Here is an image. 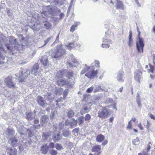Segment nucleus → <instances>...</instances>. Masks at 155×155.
<instances>
[{
	"label": "nucleus",
	"instance_id": "72a5a7b5",
	"mask_svg": "<svg viewBox=\"0 0 155 155\" xmlns=\"http://www.w3.org/2000/svg\"><path fill=\"white\" fill-rule=\"evenodd\" d=\"M93 88L94 87L92 86L88 88L86 91V92L87 93H91L92 92L93 90Z\"/></svg>",
	"mask_w": 155,
	"mask_h": 155
},
{
	"label": "nucleus",
	"instance_id": "f03ea898",
	"mask_svg": "<svg viewBox=\"0 0 155 155\" xmlns=\"http://www.w3.org/2000/svg\"><path fill=\"white\" fill-rule=\"evenodd\" d=\"M16 39H15L14 40V42H15V44H7L5 45L7 49L10 52H12V51L14 50V49H16L18 50H20L23 48V45L18 44H16Z\"/></svg>",
	"mask_w": 155,
	"mask_h": 155
},
{
	"label": "nucleus",
	"instance_id": "7c9ffc66",
	"mask_svg": "<svg viewBox=\"0 0 155 155\" xmlns=\"http://www.w3.org/2000/svg\"><path fill=\"white\" fill-rule=\"evenodd\" d=\"M50 153L51 155H57L58 152L56 150L52 149L50 150Z\"/></svg>",
	"mask_w": 155,
	"mask_h": 155
},
{
	"label": "nucleus",
	"instance_id": "a18cd8bd",
	"mask_svg": "<svg viewBox=\"0 0 155 155\" xmlns=\"http://www.w3.org/2000/svg\"><path fill=\"white\" fill-rule=\"evenodd\" d=\"M47 119V117L45 115H43L41 117V121L43 122L46 120Z\"/></svg>",
	"mask_w": 155,
	"mask_h": 155
},
{
	"label": "nucleus",
	"instance_id": "473e14b6",
	"mask_svg": "<svg viewBox=\"0 0 155 155\" xmlns=\"http://www.w3.org/2000/svg\"><path fill=\"white\" fill-rule=\"evenodd\" d=\"M39 65L38 64H35L33 67V70L37 71L39 69Z\"/></svg>",
	"mask_w": 155,
	"mask_h": 155
},
{
	"label": "nucleus",
	"instance_id": "338daca9",
	"mask_svg": "<svg viewBox=\"0 0 155 155\" xmlns=\"http://www.w3.org/2000/svg\"><path fill=\"white\" fill-rule=\"evenodd\" d=\"M150 77L152 79H153L155 78V76L154 75H153L151 74H150Z\"/></svg>",
	"mask_w": 155,
	"mask_h": 155
},
{
	"label": "nucleus",
	"instance_id": "49530a36",
	"mask_svg": "<svg viewBox=\"0 0 155 155\" xmlns=\"http://www.w3.org/2000/svg\"><path fill=\"white\" fill-rule=\"evenodd\" d=\"M79 131V129L78 128H75L72 130V132L74 133H77Z\"/></svg>",
	"mask_w": 155,
	"mask_h": 155
},
{
	"label": "nucleus",
	"instance_id": "c85d7f7f",
	"mask_svg": "<svg viewBox=\"0 0 155 155\" xmlns=\"http://www.w3.org/2000/svg\"><path fill=\"white\" fill-rule=\"evenodd\" d=\"M68 116L69 117H72L74 115V113L73 110H70L68 113Z\"/></svg>",
	"mask_w": 155,
	"mask_h": 155
},
{
	"label": "nucleus",
	"instance_id": "680f3d73",
	"mask_svg": "<svg viewBox=\"0 0 155 155\" xmlns=\"http://www.w3.org/2000/svg\"><path fill=\"white\" fill-rule=\"evenodd\" d=\"M64 16V14L63 13H61L60 15H59V16H60V19H61Z\"/></svg>",
	"mask_w": 155,
	"mask_h": 155
},
{
	"label": "nucleus",
	"instance_id": "39448f33",
	"mask_svg": "<svg viewBox=\"0 0 155 155\" xmlns=\"http://www.w3.org/2000/svg\"><path fill=\"white\" fill-rule=\"evenodd\" d=\"M13 77L9 76L5 79L4 82L6 86L9 88H15V84L13 82Z\"/></svg>",
	"mask_w": 155,
	"mask_h": 155
},
{
	"label": "nucleus",
	"instance_id": "ddd939ff",
	"mask_svg": "<svg viewBox=\"0 0 155 155\" xmlns=\"http://www.w3.org/2000/svg\"><path fill=\"white\" fill-rule=\"evenodd\" d=\"M40 61L44 66H46L48 63V57L45 55L42 56L40 59Z\"/></svg>",
	"mask_w": 155,
	"mask_h": 155
},
{
	"label": "nucleus",
	"instance_id": "4468645a",
	"mask_svg": "<svg viewBox=\"0 0 155 155\" xmlns=\"http://www.w3.org/2000/svg\"><path fill=\"white\" fill-rule=\"evenodd\" d=\"M67 121L68 120H67L65 122V125H66L69 124L72 128L74 126H76L77 124V121L74 118L71 119V121H72V122H68Z\"/></svg>",
	"mask_w": 155,
	"mask_h": 155
},
{
	"label": "nucleus",
	"instance_id": "5fc2aeb1",
	"mask_svg": "<svg viewBox=\"0 0 155 155\" xmlns=\"http://www.w3.org/2000/svg\"><path fill=\"white\" fill-rule=\"evenodd\" d=\"M149 116L150 117L151 119L155 120V117L152 114H150L149 115Z\"/></svg>",
	"mask_w": 155,
	"mask_h": 155
},
{
	"label": "nucleus",
	"instance_id": "2eb2a0df",
	"mask_svg": "<svg viewBox=\"0 0 155 155\" xmlns=\"http://www.w3.org/2000/svg\"><path fill=\"white\" fill-rule=\"evenodd\" d=\"M116 7L117 9H121L124 10V5L122 2L120 0H116Z\"/></svg>",
	"mask_w": 155,
	"mask_h": 155
},
{
	"label": "nucleus",
	"instance_id": "0e129e2a",
	"mask_svg": "<svg viewBox=\"0 0 155 155\" xmlns=\"http://www.w3.org/2000/svg\"><path fill=\"white\" fill-rule=\"evenodd\" d=\"M87 97V94H85L83 95V97H84V99H86V98Z\"/></svg>",
	"mask_w": 155,
	"mask_h": 155
},
{
	"label": "nucleus",
	"instance_id": "13d9d810",
	"mask_svg": "<svg viewBox=\"0 0 155 155\" xmlns=\"http://www.w3.org/2000/svg\"><path fill=\"white\" fill-rule=\"evenodd\" d=\"M137 104H138V107H140L141 105V103H140V101L139 100H138L137 101Z\"/></svg>",
	"mask_w": 155,
	"mask_h": 155
},
{
	"label": "nucleus",
	"instance_id": "a878e982",
	"mask_svg": "<svg viewBox=\"0 0 155 155\" xmlns=\"http://www.w3.org/2000/svg\"><path fill=\"white\" fill-rule=\"evenodd\" d=\"M55 148L57 150H60L63 148V147L61 144L56 143L55 144Z\"/></svg>",
	"mask_w": 155,
	"mask_h": 155
},
{
	"label": "nucleus",
	"instance_id": "de8ad7c7",
	"mask_svg": "<svg viewBox=\"0 0 155 155\" xmlns=\"http://www.w3.org/2000/svg\"><path fill=\"white\" fill-rule=\"evenodd\" d=\"M102 47L103 48H108L109 47V45L108 44H102Z\"/></svg>",
	"mask_w": 155,
	"mask_h": 155
},
{
	"label": "nucleus",
	"instance_id": "0eeeda50",
	"mask_svg": "<svg viewBox=\"0 0 155 155\" xmlns=\"http://www.w3.org/2000/svg\"><path fill=\"white\" fill-rule=\"evenodd\" d=\"M37 102L38 104L43 108L45 107L47 105L43 98L41 96L37 97Z\"/></svg>",
	"mask_w": 155,
	"mask_h": 155
},
{
	"label": "nucleus",
	"instance_id": "1a4fd4ad",
	"mask_svg": "<svg viewBox=\"0 0 155 155\" xmlns=\"http://www.w3.org/2000/svg\"><path fill=\"white\" fill-rule=\"evenodd\" d=\"M8 142L12 146L15 147L17 146L18 143V140L16 137H14L9 139Z\"/></svg>",
	"mask_w": 155,
	"mask_h": 155
},
{
	"label": "nucleus",
	"instance_id": "052dcab7",
	"mask_svg": "<svg viewBox=\"0 0 155 155\" xmlns=\"http://www.w3.org/2000/svg\"><path fill=\"white\" fill-rule=\"evenodd\" d=\"M50 136L49 134L48 135L46 134H43V136L44 137H46Z\"/></svg>",
	"mask_w": 155,
	"mask_h": 155
},
{
	"label": "nucleus",
	"instance_id": "f257e3e1",
	"mask_svg": "<svg viewBox=\"0 0 155 155\" xmlns=\"http://www.w3.org/2000/svg\"><path fill=\"white\" fill-rule=\"evenodd\" d=\"M66 54L65 49H63L61 46H58L56 50L54 51L51 55L52 58H59Z\"/></svg>",
	"mask_w": 155,
	"mask_h": 155
},
{
	"label": "nucleus",
	"instance_id": "7ed1b4c3",
	"mask_svg": "<svg viewBox=\"0 0 155 155\" xmlns=\"http://www.w3.org/2000/svg\"><path fill=\"white\" fill-rule=\"evenodd\" d=\"M94 66H93L90 67H87V70H89L91 68L92 69L91 71H88L85 74V76L89 78H93L97 76L98 73V71L96 70L95 71L94 70Z\"/></svg>",
	"mask_w": 155,
	"mask_h": 155
},
{
	"label": "nucleus",
	"instance_id": "ea45409f",
	"mask_svg": "<svg viewBox=\"0 0 155 155\" xmlns=\"http://www.w3.org/2000/svg\"><path fill=\"white\" fill-rule=\"evenodd\" d=\"M25 78H22L21 77H19V82H23L25 81Z\"/></svg>",
	"mask_w": 155,
	"mask_h": 155
},
{
	"label": "nucleus",
	"instance_id": "f3484780",
	"mask_svg": "<svg viewBox=\"0 0 155 155\" xmlns=\"http://www.w3.org/2000/svg\"><path fill=\"white\" fill-rule=\"evenodd\" d=\"M48 147L47 144L43 145L41 147V150L42 153L46 154L48 150Z\"/></svg>",
	"mask_w": 155,
	"mask_h": 155
},
{
	"label": "nucleus",
	"instance_id": "58836bf2",
	"mask_svg": "<svg viewBox=\"0 0 155 155\" xmlns=\"http://www.w3.org/2000/svg\"><path fill=\"white\" fill-rule=\"evenodd\" d=\"M67 75L69 78H70L71 77H72L73 76V72L72 71H68L67 73Z\"/></svg>",
	"mask_w": 155,
	"mask_h": 155
},
{
	"label": "nucleus",
	"instance_id": "5701e85b",
	"mask_svg": "<svg viewBox=\"0 0 155 155\" xmlns=\"http://www.w3.org/2000/svg\"><path fill=\"white\" fill-rule=\"evenodd\" d=\"M78 124L80 125L82 124L84 122V117L83 116H81L78 118Z\"/></svg>",
	"mask_w": 155,
	"mask_h": 155
},
{
	"label": "nucleus",
	"instance_id": "9d476101",
	"mask_svg": "<svg viewBox=\"0 0 155 155\" xmlns=\"http://www.w3.org/2000/svg\"><path fill=\"white\" fill-rule=\"evenodd\" d=\"M6 150L9 155H16L17 154V150L15 148L8 147L6 148Z\"/></svg>",
	"mask_w": 155,
	"mask_h": 155
},
{
	"label": "nucleus",
	"instance_id": "e433bc0d",
	"mask_svg": "<svg viewBox=\"0 0 155 155\" xmlns=\"http://www.w3.org/2000/svg\"><path fill=\"white\" fill-rule=\"evenodd\" d=\"M68 92V89H65L63 92V97L64 98L66 97Z\"/></svg>",
	"mask_w": 155,
	"mask_h": 155
},
{
	"label": "nucleus",
	"instance_id": "37998d69",
	"mask_svg": "<svg viewBox=\"0 0 155 155\" xmlns=\"http://www.w3.org/2000/svg\"><path fill=\"white\" fill-rule=\"evenodd\" d=\"M132 32L131 31H130L129 32V35L128 37V40H133V39H132Z\"/></svg>",
	"mask_w": 155,
	"mask_h": 155
},
{
	"label": "nucleus",
	"instance_id": "bb28decb",
	"mask_svg": "<svg viewBox=\"0 0 155 155\" xmlns=\"http://www.w3.org/2000/svg\"><path fill=\"white\" fill-rule=\"evenodd\" d=\"M91 118V117L90 115L88 114H87L85 115L84 118L85 121H87L88 122H89V121Z\"/></svg>",
	"mask_w": 155,
	"mask_h": 155
},
{
	"label": "nucleus",
	"instance_id": "9b49d317",
	"mask_svg": "<svg viewBox=\"0 0 155 155\" xmlns=\"http://www.w3.org/2000/svg\"><path fill=\"white\" fill-rule=\"evenodd\" d=\"M101 146L100 145H95L91 149V151L97 153V155L100 154L101 153Z\"/></svg>",
	"mask_w": 155,
	"mask_h": 155
},
{
	"label": "nucleus",
	"instance_id": "774afa93",
	"mask_svg": "<svg viewBox=\"0 0 155 155\" xmlns=\"http://www.w3.org/2000/svg\"><path fill=\"white\" fill-rule=\"evenodd\" d=\"M153 31L155 33V25L153 27Z\"/></svg>",
	"mask_w": 155,
	"mask_h": 155
},
{
	"label": "nucleus",
	"instance_id": "4be33fe9",
	"mask_svg": "<svg viewBox=\"0 0 155 155\" xmlns=\"http://www.w3.org/2000/svg\"><path fill=\"white\" fill-rule=\"evenodd\" d=\"M78 24V23L77 22L74 23V24L71 27L70 31L71 32H73L75 30L76 28L77 27Z\"/></svg>",
	"mask_w": 155,
	"mask_h": 155
},
{
	"label": "nucleus",
	"instance_id": "a19ab883",
	"mask_svg": "<svg viewBox=\"0 0 155 155\" xmlns=\"http://www.w3.org/2000/svg\"><path fill=\"white\" fill-rule=\"evenodd\" d=\"M54 143H53V142L50 143L49 144V147L50 148H51V149L54 148Z\"/></svg>",
	"mask_w": 155,
	"mask_h": 155
},
{
	"label": "nucleus",
	"instance_id": "603ef678",
	"mask_svg": "<svg viewBox=\"0 0 155 155\" xmlns=\"http://www.w3.org/2000/svg\"><path fill=\"white\" fill-rule=\"evenodd\" d=\"M95 66L98 67V68L99 67H100V66H99L100 63H99V62L98 61H95Z\"/></svg>",
	"mask_w": 155,
	"mask_h": 155
},
{
	"label": "nucleus",
	"instance_id": "6ab92c4d",
	"mask_svg": "<svg viewBox=\"0 0 155 155\" xmlns=\"http://www.w3.org/2000/svg\"><path fill=\"white\" fill-rule=\"evenodd\" d=\"M104 136L101 134H99L96 137V141L98 142H102L104 139Z\"/></svg>",
	"mask_w": 155,
	"mask_h": 155
},
{
	"label": "nucleus",
	"instance_id": "79ce46f5",
	"mask_svg": "<svg viewBox=\"0 0 155 155\" xmlns=\"http://www.w3.org/2000/svg\"><path fill=\"white\" fill-rule=\"evenodd\" d=\"M69 134V132L68 131H65L63 133V135L65 137L68 136Z\"/></svg>",
	"mask_w": 155,
	"mask_h": 155
},
{
	"label": "nucleus",
	"instance_id": "4c0bfd02",
	"mask_svg": "<svg viewBox=\"0 0 155 155\" xmlns=\"http://www.w3.org/2000/svg\"><path fill=\"white\" fill-rule=\"evenodd\" d=\"M128 45L129 47H131L133 45V40H128Z\"/></svg>",
	"mask_w": 155,
	"mask_h": 155
},
{
	"label": "nucleus",
	"instance_id": "2f4dec72",
	"mask_svg": "<svg viewBox=\"0 0 155 155\" xmlns=\"http://www.w3.org/2000/svg\"><path fill=\"white\" fill-rule=\"evenodd\" d=\"M102 89L101 88V87L100 86H98L97 87H96L94 90V93H96L98 91H100Z\"/></svg>",
	"mask_w": 155,
	"mask_h": 155
},
{
	"label": "nucleus",
	"instance_id": "a211bd4d",
	"mask_svg": "<svg viewBox=\"0 0 155 155\" xmlns=\"http://www.w3.org/2000/svg\"><path fill=\"white\" fill-rule=\"evenodd\" d=\"M57 83L58 85L61 86H63L67 84V81L63 79L58 80Z\"/></svg>",
	"mask_w": 155,
	"mask_h": 155
},
{
	"label": "nucleus",
	"instance_id": "4d7b16f0",
	"mask_svg": "<svg viewBox=\"0 0 155 155\" xmlns=\"http://www.w3.org/2000/svg\"><path fill=\"white\" fill-rule=\"evenodd\" d=\"M39 122V120L38 119H35L34 121V123L35 124H37Z\"/></svg>",
	"mask_w": 155,
	"mask_h": 155
},
{
	"label": "nucleus",
	"instance_id": "aec40b11",
	"mask_svg": "<svg viewBox=\"0 0 155 155\" xmlns=\"http://www.w3.org/2000/svg\"><path fill=\"white\" fill-rule=\"evenodd\" d=\"M124 73V71H122L121 73H119L117 75V78L119 81L123 82L124 81V80L122 78L123 74Z\"/></svg>",
	"mask_w": 155,
	"mask_h": 155
},
{
	"label": "nucleus",
	"instance_id": "6e6d98bb",
	"mask_svg": "<svg viewBox=\"0 0 155 155\" xmlns=\"http://www.w3.org/2000/svg\"><path fill=\"white\" fill-rule=\"evenodd\" d=\"M107 140H105L102 143V145L103 146L105 145L107 143Z\"/></svg>",
	"mask_w": 155,
	"mask_h": 155
},
{
	"label": "nucleus",
	"instance_id": "6e6552de",
	"mask_svg": "<svg viewBox=\"0 0 155 155\" xmlns=\"http://www.w3.org/2000/svg\"><path fill=\"white\" fill-rule=\"evenodd\" d=\"M153 63L154 65H153L149 63V64L150 67L149 69L147 70L148 73H153L155 71V54H153Z\"/></svg>",
	"mask_w": 155,
	"mask_h": 155
},
{
	"label": "nucleus",
	"instance_id": "cd10ccee",
	"mask_svg": "<svg viewBox=\"0 0 155 155\" xmlns=\"http://www.w3.org/2000/svg\"><path fill=\"white\" fill-rule=\"evenodd\" d=\"M53 139L54 142L59 140L60 139V134H58L54 136Z\"/></svg>",
	"mask_w": 155,
	"mask_h": 155
},
{
	"label": "nucleus",
	"instance_id": "c9c22d12",
	"mask_svg": "<svg viewBox=\"0 0 155 155\" xmlns=\"http://www.w3.org/2000/svg\"><path fill=\"white\" fill-rule=\"evenodd\" d=\"M132 123L131 121H129L128 124L126 127L127 129H130L132 128Z\"/></svg>",
	"mask_w": 155,
	"mask_h": 155
},
{
	"label": "nucleus",
	"instance_id": "8fccbe9b",
	"mask_svg": "<svg viewBox=\"0 0 155 155\" xmlns=\"http://www.w3.org/2000/svg\"><path fill=\"white\" fill-rule=\"evenodd\" d=\"M19 37L21 38V41H23L25 39V37L23 36L22 35H20L19 36Z\"/></svg>",
	"mask_w": 155,
	"mask_h": 155
},
{
	"label": "nucleus",
	"instance_id": "3c124183",
	"mask_svg": "<svg viewBox=\"0 0 155 155\" xmlns=\"http://www.w3.org/2000/svg\"><path fill=\"white\" fill-rule=\"evenodd\" d=\"M50 39H51V38H48L46 39V40L45 41V44L43 46L47 44V43L49 41Z\"/></svg>",
	"mask_w": 155,
	"mask_h": 155
},
{
	"label": "nucleus",
	"instance_id": "412c9836",
	"mask_svg": "<svg viewBox=\"0 0 155 155\" xmlns=\"http://www.w3.org/2000/svg\"><path fill=\"white\" fill-rule=\"evenodd\" d=\"M44 23V26L47 29H49L52 27V25L48 21H45Z\"/></svg>",
	"mask_w": 155,
	"mask_h": 155
},
{
	"label": "nucleus",
	"instance_id": "c03bdc74",
	"mask_svg": "<svg viewBox=\"0 0 155 155\" xmlns=\"http://www.w3.org/2000/svg\"><path fill=\"white\" fill-rule=\"evenodd\" d=\"M151 144V143L150 142L149 143V144L147 145V152H148L150 151V149L151 147L150 145H149V144Z\"/></svg>",
	"mask_w": 155,
	"mask_h": 155
},
{
	"label": "nucleus",
	"instance_id": "864d4df0",
	"mask_svg": "<svg viewBox=\"0 0 155 155\" xmlns=\"http://www.w3.org/2000/svg\"><path fill=\"white\" fill-rule=\"evenodd\" d=\"M138 127L141 130H143V127L141 125V123H140L138 125Z\"/></svg>",
	"mask_w": 155,
	"mask_h": 155
},
{
	"label": "nucleus",
	"instance_id": "b1692460",
	"mask_svg": "<svg viewBox=\"0 0 155 155\" xmlns=\"http://www.w3.org/2000/svg\"><path fill=\"white\" fill-rule=\"evenodd\" d=\"M74 42L70 43L67 45L66 47L69 50H71L74 47Z\"/></svg>",
	"mask_w": 155,
	"mask_h": 155
},
{
	"label": "nucleus",
	"instance_id": "e2e57ef3",
	"mask_svg": "<svg viewBox=\"0 0 155 155\" xmlns=\"http://www.w3.org/2000/svg\"><path fill=\"white\" fill-rule=\"evenodd\" d=\"M136 118L135 117H133L131 119V120L130 121H131V122L133 121L134 122L136 121Z\"/></svg>",
	"mask_w": 155,
	"mask_h": 155
},
{
	"label": "nucleus",
	"instance_id": "69168bd1",
	"mask_svg": "<svg viewBox=\"0 0 155 155\" xmlns=\"http://www.w3.org/2000/svg\"><path fill=\"white\" fill-rule=\"evenodd\" d=\"M123 87H120L119 89V91L120 92H122L123 90Z\"/></svg>",
	"mask_w": 155,
	"mask_h": 155
},
{
	"label": "nucleus",
	"instance_id": "c756f323",
	"mask_svg": "<svg viewBox=\"0 0 155 155\" xmlns=\"http://www.w3.org/2000/svg\"><path fill=\"white\" fill-rule=\"evenodd\" d=\"M8 133L11 134H13L15 132V131L13 129L8 128L7 130Z\"/></svg>",
	"mask_w": 155,
	"mask_h": 155
},
{
	"label": "nucleus",
	"instance_id": "393cba45",
	"mask_svg": "<svg viewBox=\"0 0 155 155\" xmlns=\"http://www.w3.org/2000/svg\"><path fill=\"white\" fill-rule=\"evenodd\" d=\"M63 89L60 88L57 89L55 91V94L57 95H61L62 94Z\"/></svg>",
	"mask_w": 155,
	"mask_h": 155
},
{
	"label": "nucleus",
	"instance_id": "dca6fc26",
	"mask_svg": "<svg viewBox=\"0 0 155 155\" xmlns=\"http://www.w3.org/2000/svg\"><path fill=\"white\" fill-rule=\"evenodd\" d=\"M4 48L2 46L0 47V64H3L4 62L5 57L1 54V52L4 51Z\"/></svg>",
	"mask_w": 155,
	"mask_h": 155
},
{
	"label": "nucleus",
	"instance_id": "f8f14e48",
	"mask_svg": "<svg viewBox=\"0 0 155 155\" xmlns=\"http://www.w3.org/2000/svg\"><path fill=\"white\" fill-rule=\"evenodd\" d=\"M91 109L90 107H88L86 104H84L83 105L82 108L80 111L81 114H83L88 113L90 111Z\"/></svg>",
	"mask_w": 155,
	"mask_h": 155
},
{
	"label": "nucleus",
	"instance_id": "20e7f679",
	"mask_svg": "<svg viewBox=\"0 0 155 155\" xmlns=\"http://www.w3.org/2000/svg\"><path fill=\"white\" fill-rule=\"evenodd\" d=\"M109 114V112L106 108L103 107L98 111V116L102 119L108 117Z\"/></svg>",
	"mask_w": 155,
	"mask_h": 155
},
{
	"label": "nucleus",
	"instance_id": "423d86ee",
	"mask_svg": "<svg viewBox=\"0 0 155 155\" xmlns=\"http://www.w3.org/2000/svg\"><path fill=\"white\" fill-rule=\"evenodd\" d=\"M137 48L139 52H143L144 44L142 38H139L138 42L136 43Z\"/></svg>",
	"mask_w": 155,
	"mask_h": 155
},
{
	"label": "nucleus",
	"instance_id": "f704fd0d",
	"mask_svg": "<svg viewBox=\"0 0 155 155\" xmlns=\"http://www.w3.org/2000/svg\"><path fill=\"white\" fill-rule=\"evenodd\" d=\"M132 142L134 145H136L139 143V139L138 138H136V139L133 140Z\"/></svg>",
	"mask_w": 155,
	"mask_h": 155
},
{
	"label": "nucleus",
	"instance_id": "09e8293b",
	"mask_svg": "<svg viewBox=\"0 0 155 155\" xmlns=\"http://www.w3.org/2000/svg\"><path fill=\"white\" fill-rule=\"evenodd\" d=\"M151 124L148 121H147V123L146 125V128L147 129H149L150 127Z\"/></svg>",
	"mask_w": 155,
	"mask_h": 155
},
{
	"label": "nucleus",
	"instance_id": "bf43d9fd",
	"mask_svg": "<svg viewBox=\"0 0 155 155\" xmlns=\"http://www.w3.org/2000/svg\"><path fill=\"white\" fill-rule=\"evenodd\" d=\"M114 120V118L113 117H110L109 119V122L110 123H112L113 122Z\"/></svg>",
	"mask_w": 155,
	"mask_h": 155
}]
</instances>
